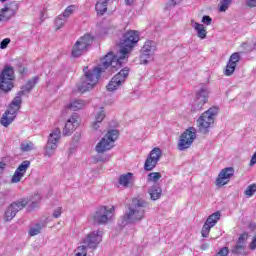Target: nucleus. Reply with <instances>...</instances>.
I'll return each mask as SVG.
<instances>
[{
	"mask_svg": "<svg viewBox=\"0 0 256 256\" xmlns=\"http://www.w3.org/2000/svg\"><path fill=\"white\" fill-rule=\"evenodd\" d=\"M109 67H112V69H121L118 65L113 64L112 54H106L103 57L101 64L98 67H95L93 70H88L89 68L85 67L84 79L78 86V91L80 93H87V91H91V89H93V87L99 83L101 73H103V71L106 69H109Z\"/></svg>",
	"mask_w": 256,
	"mask_h": 256,
	"instance_id": "obj_1",
	"label": "nucleus"
},
{
	"mask_svg": "<svg viewBox=\"0 0 256 256\" xmlns=\"http://www.w3.org/2000/svg\"><path fill=\"white\" fill-rule=\"evenodd\" d=\"M139 42V32L135 30H130L126 32L122 39L120 40L119 47L120 50L117 54L113 52H108L107 55H112L113 65H118L120 68L123 67V63H127V58L129 53L133 51V48Z\"/></svg>",
	"mask_w": 256,
	"mask_h": 256,
	"instance_id": "obj_2",
	"label": "nucleus"
},
{
	"mask_svg": "<svg viewBox=\"0 0 256 256\" xmlns=\"http://www.w3.org/2000/svg\"><path fill=\"white\" fill-rule=\"evenodd\" d=\"M119 139V130H109L104 137L96 144L95 151L97 155L93 157L94 163H109L111 161V154H106L115 147V141Z\"/></svg>",
	"mask_w": 256,
	"mask_h": 256,
	"instance_id": "obj_3",
	"label": "nucleus"
},
{
	"mask_svg": "<svg viewBox=\"0 0 256 256\" xmlns=\"http://www.w3.org/2000/svg\"><path fill=\"white\" fill-rule=\"evenodd\" d=\"M149 206V202L141 198H133L129 205L128 211L123 216L122 225H129V223H139L145 219V209Z\"/></svg>",
	"mask_w": 256,
	"mask_h": 256,
	"instance_id": "obj_4",
	"label": "nucleus"
},
{
	"mask_svg": "<svg viewBox=\"0 0 256 256\" xmlns=\"http://www.w3.org/2000/svg\"><path fill=\"white\" fill-rule=\"evenodd\" d=\"M216 115H219V106H212L207 111L203 112L196 121L198 131L203 133V135H207L209 129H211L213 123H215Z\"/></svg>",
	"mask_w": 256,
	"mask_h": 256,
	"instance_id": "obj_5",
	"label": "nucleus"
},
{
	"mask_svg": "<svg viewBox=\"0 0 256 256\" xmlns=\"http://www.w3.org/2000/svg\"><path fill=\"white\" fill-rule=\"evenodd\" d=\"M103 241V232L100 230L89 233L83 240V244L76 249L75 256H87V249H97L99 243Z\"/></svg>",
	"mask_w": 256,
	"mask_h": 256,
	"instance_id": "obj_6",
	"label": "nucleus"
},
{
	"mask_svg": "<svg viewBox=\"0 0 256 256\" xmlns=\"http://www.w3.org/2000/svg\"><path fill=\"white\" fill-rule=\"evenodd\" d=\"M23 104V100L21 97L14 98L10 104L8 105L7 110L3 114L0 123L3 125V127H8L15 121L17 118V113H19V110L21 109V105Z\"/></svg>",
	"mask_w": 256,
	"mask_h": 256,
	"instance_id": "obj_7",
	"label": "nucleus"
},
{
	"mask_svg": "<svg viewBox=\"0 0 256 256\" xmlns=\"http://www.w3.org/2000/svg\"><path fill=\"white\" fill-rule=\"evenodd\" d=\"M13 81H15V69L12 66H5L0 74V89L5 93H9L13 89Z\"/></svg>",
	"mask_w": 256,
	"mask_h": 256,
	"instance_id": "obj_8",
	"label": "nucleus"
},
{
	"mask_svg": "<svg viewBox=\"0 0 256 256\" xmlns=\"http://www.w3.org/2000/svg\"><path fill=\"white\" fill-rule=\"evenodd\" d=\"M93 45V36L90 34H85L80 37L72 46L71 55L74 58L81 57L83 53Z\"/></svg>",
	"mask_w": 256,
	"mask_h": 256,
	"instance_id": "obj_9",
	"label": "nucleus"
},
{
	"mask_svg": "<svg viewBox=\"0 0 256 256\" xmlns=\"http://www.w3.org/2000/svg\"><path fill=\"white\" fill-rule=\"evenodd\" d=\"M59 141H61V130L56 128L48 136V141L44 148L45 157H53L55 155V151H57V147H59Z\"/></svg>",
	"mask_w": 256,
	"mask_h": 256,
	"instance_id": "obj_10",
	"label": "nucleus"
},
{
	"mask_svg": "<svg viewBox=\"0 0 256 256\" xmlns=\"http://www.w3.org/2000/svg\"><path fill=\"white\" fill-rule=\"evenodd\" d=\"M155 51H157V43H155V41L147 40L141 49L140 63H142V65L151 63Z\"/></svg>",
	"mask_w": 256,
	"mask_h": 256,
	"instance_id": "obj_11",
	"label": "nucleus"
},
{
	"mask_svg": "<svg viewBox=\"0 0 256 256\" xmlns=\"http://www.w3.org/2000/svg\"><path fill=\"white\" fill-rule=\"evenodd\" d=\"M195 139H197V129H195V127L188 128L180 136V140L178 142L179 151H185V149H189V147L193 145Z\"/></svg>",
	"mask_w": 256,
	"mask_h": 256,
	"instance_id": "obj_12",
	"label": "nucleus"
},
{
	"mask_svg": "<svg viewBox=\"0 0 256 256\" xmlns=\"http://www.w3.org/2000/svg\"><path fill=\"white\" fill-rule=\"evenodd\" d=\"M28 203L29 202L25 199L11 203L7 207V209L4 213V221H6V222L13 221V219H15L17 213H19V211L25 209V207H27Z\"/></svg>",
	"mask_w": 256,
	"mask_h": 256,
	"instance_id": "obj_13",
	"label": "nucleus"
},
{
	"mask_svg": "<svg viewBox=\"0 0 256 256\" xmlns=\"http://www.w3.org/2000/svg\"><path fill=\"white\" fill-rule=\"evenodd\" d=\"M113 211H115V207H111L107 209L106 206H101L96 210L94 215L92 216L93 223L95 225H105L109 219H111V215H113Z\"/></svg>",
	"mask_w": 256,
	"mask_h": 256,
	"instance_id": "obj_14",
	"label": "nucleus"
},
{
	"mask_svg": "<svg viewBox=\"0 0 256 256\" xmlns=\"http://www.w3.org/2000/svg\"><path fill=\"white\" fill-rule=\"evenodd\" d=\"M129 77V68H123L118 74H116L109 84L107 85L108 91H115L117 87H121L123 83H125V80Z\"/></svg>",
	"mask_w": 256,
	"mask_h": 256,
	"instance_id": "obj_15",
	"label": "nucleus"
},
{
	"mask_svg": "<svg viewBox=\"0 0 256 256\" xmlns=\"http://www.w3.org/2000/svg\"><path fill=\"white\" fill-rule=\"evenodd\" d=\"M233 175H235V169H233V167L222 169L218 175V178L216 179L217 187H223V185H227Z\"/></svg>",
	"mask_w": 256,
	"mask_h": 256,
	"instance_id": "obj_16",
	"label": "nucleus"
},
{
	"mask_svg": "<svg viewBox=\"0 0 256 256\" xmlns=\"http://www.w3.org/2000/svg\"><path fill=\"white\" fill-rule=\"evenodd\" d=\"M79 127V114L74 113L72 116L67 120L64 129H63V135L66 137H69Z\"/></svg>",
	"mask_w": 256,
	"mask_h": 256,
	"instance_id": "obj_17",
	"label": "nucleus"
},
{
	"mask_svg": "<svg viewBox=\"0 0 256 256\" xmlns=\"http://www.w3.org/2000/svg\"><path fill=\"white\" fill-rule=\"evenodd\" d=\"M31 167V162L26 160L23 161L18 168L15 170L12 178L11 183H19L23 177H25V174L27 173V169Z\"/></svg>",
	"mask_w": 256,
	"mask_h": 256,
	"instance_id": "obj_18",
	"label": "nucleus"
},
{
	"mask_svg": "<svg viewBox=\"0 0 256 256\" xmlns=\"http://www.w3.org/2000/svg\"><path fill=\"white\" fill-rule=\"evenodd\" d=\"M241 61V55H239V52H234L226 65V68L224 70V75L226 77H231L235 73V69L237 68V62Z\"/></svg>",
	"mask_w": 256,
	"mask_h": 256,
	"instance_id": "obj_19",
	"label": "nucleus"
},
{
	"mask_svg": "<svg viewBox=\"0 0 256 256\" xmlns=\"http://www.w3.org/2000/svg\"><path fill=\"white\" fill-rule=\"evenodd\" d=\"M17 9H19V6L15 2L6 4L5 7L0 10V21H9V18L15 15Z\"/></svg>",
	"mask_w": 256,
	"mask_h": 256,
	"instance_id": "obj_20",
	"label": "nucleus"
},
{
	"mask_svg": "<svg viewBox=\"0 0 256 256\" xmlns=\"http://www.w3.org/2000/svg\"><path fill=\"white\" fill-rule=\"evenodd\" d=\"M39 83V76H34L31 79H29L26 84H24L21 88L20 91L18 92V97H25L33 91V88L35 85Z\"/></svg>",
	"mask_w": 256,
	"mask_h": 256,
	"instance_id": "obj_21",
	"label": "nucleus"
},
{
	"mask_svg": "<svg viewBox=\"0 0 256 256\" xmlns=\"http://www.w3.org/2000/svg\"><path fill=\"white\" fill-rule=\"evenodd\" d=\"M247 233H243L238 238L236 245L232 248L233 255H245V243H247Z\"/></svg>",
	"mask_w": 256,
	"mask_h": 256,
	"instance_id": "obj_22",
	"label": "nucleus"
},
{
	"mask_svg": "<svg viewBox=\"0 0 256 256\" xmlns=\"http://www.w3.org/2000/svg\"><path fill=\"white\" fill-rule=\"evenodd\" d=\"M107 117V114H105V108L100 107L98 110L95 109V120L92 124L93 129L97 130L99 129L101 123H103V120Z\"/></svg>",
	"mask_w": 256,
	"mask_h": 256,
	"instance_id": "obj_23",
	"label": "nucleus"
},
{
	"mask_svg": "<svg viewBox=\"0 0 256 256\" xmlns=\"http://www.w3.org/2000/svg\"><path fill=\"white\" fill-rule=\"evenodd\" d=\"M191 27L197 32V37L199 39H205L207 37V28H205V25L199 24V22H195V20H191Z\"/></svg>",
	"mask_w": 256,
	"mask_h": 256,
	"instance_id": "obj_24",
	"label": "nucleus"
},
{
	"mask_svg": "<svg viewBox=\"0 0 256 256\" xmlns=\"http://www.w3.org/2000/svg\"><path fill=\"white\" fill-rule=\"evenodd\" d=\"M148 194L150 195L151 201H158L161 199V195H163V189L159 184H154L148 189Z\"/></svg>",
	"mask_w": 256,
	"mask_h": 256,
	"instance_id": "obj_25",
	"label": "nucleus"
},
{
	"mask_svg": "<svg viewBox=\"0 0 256 256\" xmlns=\"http://www.w3.org/2000/svg\"><path fill=\"white\" fill-rule=\"evenodd\" d=\"M207 97H195L191 102V111L197 112L203 109V105L207 103Z\"/></svg>",
	"mask_w": 256,
	"mask_h": 256,
	"instance_id": "obj_26",
	"label": "nucleus"
},
{
	"mask_svg": "<svg viewBox=\"0 0 256 256\" xmlns=\"http://www.w3.org/2000/svg\"><path fill=\"white\" fill-rule=\"evenodd\" d=\"M109 5V0H98L95 5V10L97 15H105L107 13V7Z\"/></svg>",
	"mask_w": 256,
	"mask_h": 256,
	"instance_id": "obj_27",
	"label": "nucleus"
},
{
	"mask_svg": "<svg viewBox=\"0 0 256 256\" xmlns=\"http://www.w3.org/2000/svg\"><path fill=\"white\" fill-rule=\"evenodd\" d=\"M85 107V101L81 99H76L67 105V109L71 111H79V109H83Z\"/></svg>",
	"mask_w": 256,
	"mask_h": 256,
	"instance_id": "obj_28",
	"label": "nucleus"
},
{
	"mask_svg": "<svg viewBox=\"0 0 256 256\" xmlns=\"http://www.w3.org/2000/svg\"><path fill=\"white\" fill-rule=\"evenodd\" d=\"M219 219H221V212H214L207 218L205 223L208 224L210 227H214L217 225Z\"/></svg>",
	"mask_w": 256,
	"mask_h": 256,
	"instance_id": "obj_29",
	"label": "nucleus"
},
{
	"mask_svg": "<svg viewBox=\"0 0 256 256\" xmlns=\"http://www.w3.org/2000/svg\"><path fill=\"white\" fill-rule=\"evenodd\" d=\"M157 160H153V158L147 157L144 163V170L145 171H153L157 167Z\"/></svg>",
	"mask_w": 256,
	"mask_h": 256,
	"instance_id": "obj_30",
	"label": "nucleus"
},
{
	"mask_svg": "<svg viewBox=\"0 0 256 256\" xmlns=\"http://www.w3.org/2000/svg\"><path fill=\"white\" fill-rule=\"evenodd\" d=\"M131 179H133V173L124 174L120 176L119 183L123 185V187H129V183H131Z\"/></svg>",
	"mask_w": 256,
	"mask_h": 256,
	"instance_id": "obj_31",
	"label": "nucleus"
},
{
	"mask_svg": "<svg viewBox=\"0 0 256 256\" xmlns=\"http://www.w3.org/2000/svg\"><path fill=\"white\" fill-rule=\"evenodd\" d=\"M163 155V152L161 151V148H154L150 151L149 158L153 159L154 161L159 162L161 157Z\"/></svg>",
	"mask_w": 256,
	"mask_h": 256,
	"instance_id": "obj_32",
	"label": "nucleus"
},
{
	"mask_svg": "<svg viewBox=\"0 0 256 256\" xmlns=\"http://www.w3.org/2000/svg\"><path fill=\"white\" fill-rule=\"evenodd\" d=\"M65 23H67V20H66L65 16H63L62 14L57 16L54 20V25H55L57 31H59V29L64 27Z\"/></svg>",
	"mask_w": 256,
	"mask_h": 256,
	"instance_id": "obj_33",
	"label": "nucleus"
},
{
	"mask_svg": "<svg viewBox=\"0 0 256 256\" xmlns=\"http://www.w3.org/2000/svg\"><path fill=\"white\" fill-rule=\"evenodd\" d=\"M161 173L159 172H152L149 173L147 176V182L148 183H157V181H159V179H161Z\"/></svg>",
	"mask_w": 256,
	"mask_h": 256,
	"instance_id": "obj_34",
	"label": "nucleus"
},
{
	"mask_svg": "<svg viewBox=\"0 0 256 256\" xmlns=\"http://www.w3.org/2000/svg\"><path fill=\"white\" fill-rule=\"evenodd\" d=\"M43 229V226L39 223L35 224L33 227L29 230L30 237H35V235H39L41 233V230Z\"/></svg>",
	"mask_w": 256,
	"mask_h": 256,
	"instance_id": "obj_35",
	"label": "nucleus"
},
{
	"mask_svg": "<svg viewBox=\"0 0 256 256\" xmlns=\"http://www.w3.org/2000/svg\"><path fill=\"white\" fill-rule=\"evenodd\" d=\"M34 147H35V145L33 144V142H24V143L20 144V149L24 153H27L29 151H33Z\"/></svg>",
	"mask_w": 256,
	"mask_h": 256,
	"instance_id": "obj_36",
	"label": "nucleus"
},
{
	"mask_svg": "<svg viewBox=\"0 0 256 256\" xmlns=\"http://www.w3.org/2000/svg\"><path fill=\"white\" fill-rule=\"evenodd\" d=\"M232 0H221L219 5V11L221 13H225L229 9V5H231Z\"/></svg>",
	"mask_w": 256,
	"mask_h": 256,
	"instance_id": "obj_37",
	"label": "nucleus"
},
{
	"mask_svg": "<svg viewBox=\"0 0 256 256\" xmlns=\"http://www.w3.org/2000/svg\"><path fill=\"white\" fill-rule=\"evenodd\" d=\"M255 192L256 184H251L246 188L244 195H246V197H253L255 195Z\"/></svg>",
	"mask_w": 256,
	"mask_h": 256,
	"instance_id": "obj_38",
	"label": "nucleus"
},
{
	"mask_svg": "<svg viewBox=\"0 0 256 256\" xmlns=\"http://www.w3.org/2000/svg\"><path fill=\"white\" fill-rule=\"evenodd\" d=\"M211 229H213V226H210L207 223H204L202 230H201V235L204 238L209 237V233H211Z\"/></svg>",
	"mask_w": 256,
	"mask_h": 256,
	"instance_id": "obj_39",
	"label": "nucleus"
},
{
	"mask_svg": "<svg viewBox=\"0 0 256 256\" xmlns=\"http://www.w3.org/2000/svg\"><path fill=\"white\" fill-rule=\"evenodd\" d=\"M74 11L75 5H70L64 10L62 16L65 17V19L67 20L69 19V17H71V15H73Z\"/></svg>",
	"mask_w": 256,
	"mask_h": 256,
	"instance_id": "obj_40",
	"label": "nucleus"
},
{
	"mask_svg": "<svg viewBox=\"0 0 256 256\" xmlns=\"http://www.w3.org/2000/svg\"><path fill=\"white\" fill-rule=\"evenodd\" d=\"M62 213H63V208L58 207L54 210L52 217H54V219H59V217H61Z\"/></svg>",
	"mask_w": 256,
	"mask_h": 256,
	"instance_id": "obj_41",
	"label": "nucleus"
},
{
	"mask_svg": "<svg viewBox=\"0 0 256 256\" xmlns=\"http://www.w3.org/2000/svg\"><path fill=\"white\" fill-rule=\"evenodd\" d=\"M7 163H9L7 158H2V160L0 161V173H3V171H5V167H7Z\"/></svg>",
	"mask_w": 256,
	"mask_h": 256,
	"instance_id": "obj_42",
	"label": "nucleus"
},
{
	"mask_svg": "<svg viewBox=\"0 0 256 256\" xmlns=\"http://www.w3.org/2000/svg\"><path fill=\"white\" fill-rule=\"evenodd\" d=\"M179 3H181V0H170L166 4V7H167V9H171V7H175L176 5H179Z\"/></svg>",
	"mask_w": 256,
	"mask_h": 256,
	"instance_id": "obj_43",
	"label": "nucleus"
},
{
	"mask_svg": "<svg viewBox=\"0 0 256 256\" xmlns=\"http://www.w3.org/2000/svg\"><path fill=\"white\" fill-rule=\"evenodd\" d=\"M11 43V39H3L0 43V49H7V46Z\"/></svg>",
	"mask_w": 256,
	"mask_h": 256,
	"instance_id": "obj_44",
	"label": "nucleus"
},
{
	"mask_svg": "<svg viewBox=\"0 0 256 256\" xmlns=\"http://www.w3.org/2000/svg\"><path fill=\"white\" fill-rule=\"evenodd\" d=\"M198 97H209V90L205 88L200 89Z\"/></svg>",
	"mask_w": 256,
	"mask_h": 256,
	"instance_id": "obj_45",
	"label": "nucleus"
},
{
	"mask_svg": "<svg viewBox=\"0 0 256 256\" xmlns=\"http://www.w3.org/2000/svg\"><path fill=\"white\" fill-rule=\"evenodd\" d=\"M202 23H204V25H211V23H213V19L209 16H203Z\"/></svg>",
	"mask_w": 256,
	"mask_h": 256,
	"instance_id": "obj_46",
	"label": "nucleus"
},
{
	"mask_svg": "<svg viewBox=\"0 0 256 256\" xmlns=\"http://www.w3.org/2000/svg\"><path fill=\"white\" fill-rule=\"evenodd\" d=\"M247 7H256V0H246Z\"/></svg>",
	"mask_w": 256,
	"mask_h": 256,
	"instance_id": "obj_47",
	"label": "nucleus"
},
{
	"mask_svg": "<svg viewBox=\"0 0 256 256\" xmlns=\"http://www.w3.org/2000/svg\"><path fill=\"white\" fill-rule=\"evenodd\" d=\"M250 249H252V251H255V249H256V236L254 237V239L252 240V242L250 244Z\"/></svg>",
	"mask_w": 256,
	"mask_h": 256,
	"instance_id": "obj_48",
	"label": "nucleus"
},
{
	"mask_svg": "<svg viewBox=\"0 0 256 256\" xmlns=\"http://www.w3.org/2000/svg\"><path fill=\"white\" fill-rule=\"evenodd\" d=\"M126 5H133L135 0H125Z\"/></svg>",
	"mask_w": 256,
	"mask_h": 256,
	"instance_id": "obj_49",
	"label": "nucleus"
},
{
	"mask_svg": "<svg viewBox=\"0 0 256 256\" xmlns=\"http://www.w3.org/2000/svg\"><path fill=\"white\" fill-rule=\"evenodd\" d=\"M207 247H209V245L204 244V245L201 246V250H202V251H205V249H207Z\"/></svg>",
	"mask_w": 256,
	"mask_h": 256,
	"instance_id": "obj_50",
	"label": "nucleus"
},
{
	"mask_svg": "<svg viewBox=\"0 0 256 256\" xmlns=\"http://www.w3.org/2000/svg\"><path fill=\"white\" fill-rule=\"evenodd\" d=\"M254 49H255V51H256V43L254 44Z\"/></svg>",
	"mask_w": 256,
	"mask_h": 256,
	"instance_id": "obj_51",
	"label": "nucleus"
},
{
	"mask_svg": "<svg viewBox=\"0 0 256 256\" xmlns=\"http://www.w3.org/2000/svg\"><path fill=\"white\" fill-rule=\"evenodd\" d=\"M108 105H111V102H109Z\"/></svg>",
	"mask_w": 256,
	"mask_h": 256,
	"instance_id": "obj_52",
	"label": "nucleus"
},
{
	"mask_svg": "<svg viewBox=\"0 0 256 256\" xmlns=\"http://www.w3.org/2000/svg\"><path fill=\"white\" fill-rule=\"evenodd\" d=\"M0 1H7V0H0Z\"/></svg>",
	"mask_w": 256,
	"mask_h": 256,
	"instance_id": "obj_53",
	"label": "nucleus"
}]
</instances>
